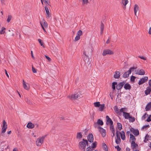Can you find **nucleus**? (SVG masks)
<instances>
[{"instance_id":"nucleus-3","label":"nucleus","mask_w":151,"mask_h":151,"mask_svg":"<svg viewBox=\"0 0 151 151\" xmlns=\"http://www.w3.org/2000/svg\"><path fill=\"white\" fill-rule=\"evenodd\" d=\"M114 54V52L111 50L107 49L104 50L102 55L103 56H105L107 54L112 55Z\"/></svg>"},{"instance_id":"nucleus-56","label":"nucleus","mask_w":151,"mask_h":151,"mask_svg":"<svg viewBox=\"0 0 151 151\" xmlns=\"http://www.w3.org/2000/svg\"><path fill=\"white\" fill-rule=\"evenodd\" d=\"M32 70L33 73H36L37 72L36 70L33 67H32Z\"/></svg>"},{"instance_id":"nucleus-36","label":"nucleus","mask_w":151,"mask_h":151,"mask_svg":"<svg viewBox=\"0 0 151 151\" xmlns=\"http://www.w3.org/2000/svg\"><path fill=\"white\" fill-rule=\"evenodd\" d=\"M105 106V104H100V106L99 109L100 111H102L104 109V107Z\"/></svg>"},{"instance_id":"nucleus-13","label":"nucleus","mask_w":151,"mask_h":151,"mask_svg":"<svg viewBox=\"0 0 151 151\" xmlns=\"http://www.w3.org/2000/svg\"><path fill=\"white\" fill-rule=\"evenodd\" d=\"M79 147L81 149H85V142H80L79 143Z\"/></svg>"},{"instance_id":"nucleus-30","label":"nucleus","mask_w":151,"mask_h":151,"mask_svg":"<svg viewBox=\"0 0 151 151\" xmlns=\"http://www.w3.org/2000/svg\"><path fill=\"white\" fill-rule=\"evenodd\" d=\"M135 121V118L132 116H130L129 119V122H133Z\"/></svg>"},{"instance_id":"nucleus-31","label":"nucleus","mask_w":151,"mask_h":151,"mask_svg":"<svg viewBox=\"0 0 151 151\" xmlns=\"http://www.w3.org/2000/svg\"><path fill=\"white\" fill-rule=\"evenodd\" d=\"M102 146L105 151H108V147L104 143L102 144Z\"/></svg>"},{"instance_id":"nucleus-23","label":"nucleus","mask_w":151,"mask_h":151,"mask_svg":"<svg viewBox=\"0 0 151 151\" xmlns=\"http://www.w3.org/2000/svg\"><path fill=\"white\" fill-rule=\"evenodd\" d=\"M151 108V101L148 103L145 108L146 111H149Z\"/></svg>"},{"instance_id":"nucleus-49","label":"nucleus","mask_w":151,"mask_h":151,"mask_svg":"<svg viewBox=\"0 0 151 151\" xmlns=\"http://www.w3.org/2000/svg\"><path fill=\"white\" fill-rule=\"evenodd\" d=\"M104 25L103 23L101 22L100 27V30H104Z\"/></svg>"},{"instance_id":"nucleus-55","label":"nucleus","mask_w":151,"mask_h":151,"mask_svg":"<svg viewBox=\"0 0 151 151\" xmlns=\"http://www.w3.org/2000/svg\"><path fill=\"white\" fill-rule=\"evenodd\" d=\"M115 148L117 149V150L118 151H119L121 150V148L118 145H117L115 147Z\"/></svg>"},{"instance_id":"nucleus-41","label":"nucleus","mask_w":151,"mask_h":151,"mask_svg":"<svg viewBox=\"0 0 151 151\" xmlns=\"http://www.w3.org/2000/svg\"><path fill=\"white\" fill-rule=\"evenodd\" d=\"M94 104L96 107H99L100 105V102H96L94 103Z\"/></svg>"},{"instance_id":"nucleus-35","label":"nucleus","mask_w":151,"mask_h":151,"mask_svg":"<svg viewBox=\"0 0 151 151\" xmlns=\"http://www.w3.org/2000/svg\"><path fill=\"white\" fill-rule=\"evenodd\" d=\"M117 125L119 129V130H121L122 128V126L121 123L119 122H118L117 123Z\"/></svg>"},{"instance_id":"nucleus-12","label":"nucleus","mask_w":151,"mask_h":151,"mask_svg":"<svg viewBox=\"0 0 151 151\" xmlns=\"http://www.w3.org/2000/svg\"><path fill=\"white\" fill-rule=\"evenodd\" d=\"M83 60L85 62L87 63V64H89L91 62L90 60V59L88 57V55H85L83 58Z\"/></svg>"},{"instance_id":"nucleus-14","label":"nucleus","mask_w":151,"mask_h":151,"mask_svg":"<svg viewBox=\"0 0 151 151\" xmlns=\"http://www.w3.org/2000/svg\"><path fill=\"white\" fill-rule=\"evenodd\" d=\"M138 146V145L134 141L132 142L131 144V147L133 150L136 149L137 147Z\"/></svg>"},{"instance_id":"nucleus-42","label":"nucleus","mask_w":151,"mask_h":151,"mask_svg":"<svg viewBox=\"0 0 151 151\" xmlns=\"http://www.w3.org/2000/svg\"><path fill=\"white\" fill-rule=\"evenodd\" d=\"M130 139L133 141H134L136 140V139L134 136L131 134H130Z\"/></svg>"},{"instance_id":"nucleus-45","label":"nucleus","mask_w":151,"mask_h":151,"mask_svg":"<svg viewBox=\"0 0 151 151\" xmlns=\"http://www.w3.org/2000/svg\"><path fill=\"white\" fill-rule=\"evenodd\" d=\"M12 18V16L11 15H8V18L7 20V22H10Z\"/></svg>"},{"instance_id":"nucleus-10","label":"nucleus","mask_w":151,"mask_h":151,"mask_svg":"<svg viewBox=\"0 0 151 151\" xmlns=\"http://www.w3.org/2000/svg\"><path fill=\"white\" fill-rule=\"evenodd\" d=\"M106 124L107 125H108L109 124H113V122L109 116H106Z\"/></svg>"},{"instance_id":"nucleus-5","label":"nucleus","mask_w":151,"mask_h":151,"mask_svg":"<svg viewBox=\"0 0 151 151\" xmlns=\"http://www.w3.org/2000/svg\"><path fill=\"white\" fill-rule=\"evenodd\" d=\"M7 125L6 122L4 120L3 122V126L2 128V133H4L5 132L7 128Z\"/></svg>"},{"instance_id":"nucleus-2","label":"nucleus","mask_w":151,"mask_h":151,"mask_svg":"<svg viewBox=\"0 0 151 151\" xmlns=\"http://www.w3.org/2000/svg\"><path fill=\"white\" fill-rule=\"evenodd\" d=\"M92 51V50L91 47H88L87 48L85 49L83 54L85 55H90L91 54Z\"/></svg>"},{"instance_id":"nucleus-24","label":"nucleus","mask_w":151,"mask_h":151,"mask_svg":"<svg viewBox=\"0 0 151 151\" xmlns=\"http://www.w3.org/2000/svg\"><path fill=\"white\" fill-rule=\"evenodd\" d=\"M139 7L137 4L134 5V11L135 14L136 16V13L138 10H139Z\"/></svg>"},{"instance_id":"nucleus-15","label":"nucleus","mask_w":151,"mask_h":151,"mask_svg":"<svg viewBox=\"0 0 151 151\" xmlns=\"http://www.w3.org/2000/svg\"><path fill=\"white\" fill-rule=\"evenodd\" d=\"M120 73L118 71H116L114 75V78H115L118 79L120 77Z\"/></svg>"},{"instance_id":"nucleus-48","label":"nucleus","mask_w":151,"mask_h":151,"mask_svg":"<svg viewBox=\"0 0 151 151\" xmlns=\"http://www.w3.org/2000/svg\"><path fill=\"white\" fill-rule=\"evenodd\" d=\"M82 34V32L81 30H79L77 33V35L80 37Z\"/></svg>"},{"instance_id":"nucleus-60","label":"nucleus","mask_w":151,"mask_h":151,"mask_svg":"<svg viewBox=\"0 0 151 151\" xmlns=\"http://www.w3.org/2000/svg\"><path fill=\"white\" fill-rule=\"evenodd\" d=\"M150 127L149 125V124H148V125H144V126H143V127H142V129H144L145 128H146V127H148V128H149Z\"/></svg>"},{"instance_id":"nucleus-22","label":"nucleus","mask_w":151,"mask_h":151,"mask_svg":"<svg viewBox=\"0 0 151 151\" xmlns=\"http://www.w3.org/2000/svg\"><path fill=\"white\" fill-rule=\"evenodd\" d=\"M45 9L46 11V14L47 15V17L49 18L51 16V15L50 14V13L49 11L48 8L47 6H46L45 7Z\"/></svg>"},{"instance_id":"nucleus-52","label":"nucleus","mask_w":151,"mask_h":151,"mask_svg":"<svg viewBox=\"0 0 151 151\" xmlns=\"http://www.w3.org/2000/svg\"><path fill=\"white\" fill-rule=\"evenodd\" d=\"M147 122H150L151 121V115H150L146 120Z\"/></svg>"},{"instance_id":"nucleus-51","label":"nucleus","mask_w":151,"mask_h":151,"mask_svg":"<svg viewBox=\"0 0 151 151\" xmlns=\"http://www.w3.org/2000/svg\"><path fill=\"white\" fill-rule=\"evenodd\" d=\"M121 136V139L123 140H124L125 139V134H122L120 135Z\"/></svg>"},{"instance_id":"nucleus-40","label":"nucleus","mask_w":151,"mask_h":151,"mask_svg":"<svg viewBox=\"0 0 151 151\" xmlns=\"http://www.w3.org/2000/svg\"><path fill=\"white\" fill-rule=\"evenodd\" d=\"M82 1V4L84 5L87 4L88 3V0H81Z\"/></svg>"},{"instance_id":"nucleus-64","label":"nucleus","mask_w":151,"mask_h":151,"mask_svg":"<svg viewBox=\"0 0 151 151\" xmlns=\"http://www.w3.org/2000/svg\"><path fill=\"white\" fill-rule=\"evenodd\" d=\"M149 84L150 87H151V79H150L149 82Z\"/></svg>"},{"instance_id":"nucleus-44","label":"nucleus","mask_w":151,"mask_h":151,"mask_svg":"<svg viewBox=\"0 0 151 151\" xmlns=\"http://www.w3.org/2000/svg\"><path fill=\"white\" fill-rule=\"evenodd\" d=\"M136 78V77L133 76H132L130 78V80L131 81L132 83H134V82L135 79Z\"/></svg>"},{"instance_id":"nucleus-7","label":"nucleus","mask_w":151,"mask_h":151,"mask_svg":"<svg viewBox=\"0 0 151 151\" xmlns=\"http://www.w3.org/2000/svg\"><path fill=\"white\" fill-rule=\"evenodd\" d=\"M130 131L136 136H137L139 134V132L138 129H134L132 128L130 129Z\"/></svg>"},{"instance_id":"nucleus-63","label":"nucleus","mask_w":151,"mask_h":151,"mask_svg":"<svg viewBox=\"0 0 151 151\" xmlns=\"http://www.w3.org/2000/svg\"><path fill=\"white\" fill-rule=\"evenodd\" d=\"M85 147H86V145L88 146V141H86V142H85Z\"/></svg>"},{"instance_id":"nucleus-61","label":"nucleus","mask_w":151,"mask_h":151,"mask_svg":"<svg viewBox=\"0 0 151 151\" xmlns=\"http://www.w3.org/2000/svg\"><path fill=\"white\" fill-rule=\"evenodd\" d=\"M45 58H46L49 61H50L51 60V58L49 57L48 56H47V55H45Z\"/></svg>"},{"instance_id":"nucleus-58","label":"nucleus","mask_w":151,"mask_h":151,"mask_svg":"<svg viewBox=\"0 0 151 151\" xmlns=\"http://www.w3.org/2000/svg\"><path fill=\"white\" fill-rule=\"evenodd\" d=\"M110 129L111 130H112L113 129H114V126H113V124H111L110 126Z\"/></svg>"},{"instance_id":"nucleus-16","label":"nucleus","mask_w":151,"mask_h":151,"mask_svg":"<svg viewBox=\"0 0 151 151\" xmlns=\"http://www.w3.org/2000/svg\"><path fill=\"white\" fill-rule=\"evenodd\" d=\"M80 96L79 95V94L78 93L72 94L71 96V99H76L78 97H80Z\"/></svg>"},{"instance_id":"nucleus-8","label":"nucleus","mask_w":151,"mask_h":151,"mask_svg":"<svg viewBox=\"0 0 151 151\" xmlns=\"http://www.w3.org/2000/svg\"><path fill=\"white\" fill-rule=\"evenodd\" d=\"M148 78L147 76H145L144 78L140 79V80L138 82V84L140 85L145 82L147 80Z\"/></svg>"},{"instance_id":"nucleus-1","label":"nucleus","mask_w":151,"mask_h":151,"mask_svg":"<svg viewBox=\"0 0 151 151\" xmlns=\"http://www.w3.org/2000/svg\"><path fill=\"white\" fill-rule=\"evenodd\" d=\"M47 136V135H45L43 136L37 138L36 142V145L38 146H41L43 142L44 139Z\"/></svg>"},{"instance_id":"nucleus-26","label":"nucleus","mask_w":151,"mask_h":151,"mask_svg":"<svg viewBox=\"0 0 151 151\" xmlns=\"http://www.w3.org/2000/svg\"><path fill=\"white\" fill-rule=\"evenodd\" d=\"M128 72V70L125 72L123 75V77L124 78H127L129 76V75L131 73H129Z\"/></svg>"},{"instance_id":"nucleus-6","label":"nucleus","mask_w":151,"mask_h":151,"mask_svg":"<svg viewBox=\"0 0 151 151\" xmlns=\"http://www.w3.org/2000/svg\"><path fill=\"white\" fill-rule=\"evenodd\" d=\"M135 72L136 74L141 75H143L145 73L144 70L142 69L139 70V69L136 70H135Z\"/></svg>"},{"instance_id":"nucleus-53","label":"nucleus","mask_w":151,"mask_h":151,"mask_svg":"<svg viewBox=\"0 0 151 151\" xmlns=\"http://www.w3.org/2000/svg\"><path fill=\"white\" fill-rule=\"evenodd\" d=\"M80 38V37H79V36H78L77 35L76 37H75V41H76L78 40Z\"/></svg>"},{"instance_id":"nucleus-37","label":"nucleus","mask_w":151,"mask_h":151,"mask_svg":"<svg viewBox=\"0 0 151 151\" xmlns=\"http://www.w3.org/2000/svg\"><path fill=\"white\" fill-rule=\"evenodd\" d=\"M38 41L40 44V45H41V46H42L43 47H45L42 41V40L41 39H38Z\"/></svg>"},{"instance_id":"nucleus-20","label":"nucleus","mask_w":151,"mask_h":151,"mask_svg":"<svg viewBox=\"0 0 151 151\" xmlns=\"http://www.w3.org/2000/svg\"><path fill=\"white\" fill-rule=\"evenodd\" d=\"M151 92V87H147L146 88V90L145 91V93L146 95L149 94Z\"/></svg>"},{"instance_id":"nucleus-59","label":"nucleus","mask_w":151,"mask_h":151,"mask_svg":"<svg viewBox=\"0 0 151 151\" xmlns=\"http://www.w3.org/2000/svg\"><path fill=\"white\" fill-rule=\"evenodd\" d=\"M146 114L145 113L144 115L142 117V120L145 119L146 118Z\"/></svg>"},{"instance_id":"nucleus-43","label":"nucleus","mask_w":151,"mask_h":151,"mask_svg":"<svg viewBox=\"0 0 151 151\" xmlns=\"http://www.w3.org/2000/svg\"><path fill=\"white\" fill-rule=\"evenodd\" d=\"M5 29V28L3 27L1 28V31H0V34H4V33L5 32V31H4V30Z\"/></svg>"},{"instance_id":"nucleus-39","label":"nucleus","mask_w":151,"mask_h":151,"mask_svg":"<svg viewBox=\"0 0 151 151\" xmlns=\"http://www.w3.org/2000/svg\"><path fill=\"white\" fill-rule=\"evenodd\" d=\"M121 142L120 138H115V142L117 144H119Z\"/></svg>"},{"instance_id":"nucleus-54","label":"nucleus","mask_w":151,"mask_h":151,"mask_svg":"<svg viewBox=\"0 0 151 151\" xmlns=\"http://www.w3.org/2000/svg\"><path fill=\"white\" fill-rule=\"evenodd\" d=\"M138 57L140 58L141 59L143 60H146L147 59V58L146 57H144L142 56H138Z\"/></svg>"},{"instance_id":"nucleus-19","label":"nucleus","mask_w":151,"mask_h":151,"mask_svg":"<svg viewBox=\"0 0 151 151\" xmlns=\"http://www.w3.org/2000/svg\"><path fill=\"white\" fill-rule=\"evenodd\" d=\"M35 125L31 122H29L27 125V127L29 129H32L35 127Z\"/></svg>"},{"instance_id":"nucleus-46","label":"nucleus","mask_w":151,"mask_h":151,"mask_svg":"<svg viewBox=\"0 0 151 151\" xmlns=\"http://www.w3.org/2000/svg\"><path fill=\"white\" fill-rule=\"evenodd\" d=\"M127 109L125 108H122L120 110V111H119V112H122V113H123L124 114V112H125L124 111H127V110H127Z\"/></svg>"},{"instance_id":"nucleus-28","label":"nucleus","mask_w":151,"mask_h":151,"mask_svg":"<svg viewBox=\"0 0 151 151\" xmlns=\"http://www.w3.org/2000/svg\"><path fill=\"white\" fill-rule=\"evenodd\" d=\"M25 101L28 104H32V102L30 101V99L29 97H27L25 98Z\"/></svg>"},{"instance_id":"nucleus-27","label":"nucleus","mask_w":151,"mask_h":151,"mask_svg":"<svg viewBox=\"0 0 151 151\" xmlns=\"http://www.w3.org/2000/svg\"><path fill=\"white\" fill-rule=\"evenodd\" d=\"M82 137V135L81 132H78L77 133L76 138L77 139H81Z\"/></svg>"},{"instance_id":"nucleus-62","label":"nucleus","mask_w":151,"mask_h":151,"mask_svg":"<svg viewBox=\"0 0 151 151\" xmlns=\"http://www.w3.org/2000/svg\"><path fill=\"white\" fill-rule=\"evenodd\" d=\"M48 0H43V1L44 2L47 3V5H49L50 6V5L48 4Z\"/></svg>"},{"instance_id":"nucleus-21","label":"nucleus","mask_w":151,"mask_h":151,"mask_svg":"<svg viewBox=\"0 0 151 151\" xmlns=\"http://www.w3.org/2000/svg\"><path fill=\"white\" fill-rule=\"evenodd\" d=\"M123 116H124L125 119H129V117L130 116V114L127 112H124V114H123Z\"/></svg>"},{"instance_id":"nucleus-11","label":"nucleus","mask_w":151,"mask_h":151,"mask_svg":"<svg viewBox=\"0 0 151 151\" xmlns=\"http://www.w3.org/2000/svg\"><path fill=\"white\" fill-rule=\"evenodd\" d=\"M125 83L124 81L119 83L116 87V89L118 90L120 89L124 85Z\"/></svg>"},{"instance_id":"nucleus-17","label":"nucleus","mask_w":151,"mask_h":151,"mask_svg":"<svg viewBox=\"0 0 151 151\" xmlns=\"http://www.w3.org/2000/svg\"><path fill=\"white\" fill-rule=\"evenodd\" d=\"M124 88L126 90H130L131 87L130 85L128 83H127L125 84L124 87Z\"/></svg>"},{"instance_id":"nucleus-50","label":"nucleus","mask_w":151,"mask_h":151,"mask_svg":"<svg viewBox=\"0 0 151 151\" xmlns=\"http://www.w3.org/2000/svg\"><path fill=\"white\" fill-rule=\"evenodd\" d=\"M42 25L44 26L45 28L47 27V24L46 21H44V23L42 24Z\"/></svg>"},{"instance_id":"nucleus-9","label":"nucleus","mask_w":151,"mask_h":151,"mask_svg":"<svg viewBox=\"0 0 151 151\" xmlns=\"http://www.w3.org/2000/svg\"><path fill=\"white\" fill-rule=\"evenodd\" d=\"M87 139L88 141L90 142H92L93 141V137L92 134H90L88 136Z\"/></svg>"},{"instance_id":"nucleus-4","label":"nucleus","mask_w":151,"mask_h":151,"mask_svg":"<svg viewBox=\"0 0 151 151\" xmlns=\"http://www.w3.org/2000/svg\"><path fill=\"white\" fill-rule=\"evenodd\" d=\"M98 128L99 129V131L101 133L102 137H104L106 134V130L102 128L100 126H99Z\"/></svg>"},{"instance_id":"nucleus-25","label":"nucleus","mask_w":151,"mask_h":151,"mask_svg":"<svg viewBox=\"0 0 151 151\" xmlns=\"http://www.w3.org/2000/svg\"><path fill=\"white\" fill-rule=\"evenodd\" d=\"M114 110L116 114H120V112L119 111V109L117 106H115L114 108Z\"/></svg>"},{"instance_id":"nucleus-29","label":"nucleus","mask_w":151,"mask_h":151,"mask_svg":"<svg viewBox=\"0 0 151 151\" xmlns=\"http://www.w3.org/2000/svg\"><path fill=\"white\" fill-rule=\"evenodd\" d=\"M23 86L24 88L27 90L29 89V88L28 87V86H27V85L26 84V83L25 82H24V80H23Z\"/></svg>"},{"instance_id":"nucleus-34","label":"nucleus","mask_w":151,"mask_h":151,"mask_svg":"<svg viewBox=\"0 0 151 151\" xmlns=\"http://www.w3.org/2000/svg\"><path fill=\"white\" fill-rule=\"evenodd\" d=\"M119 133H121V132L118 131L117 130H116V138H120V135Z\"/></svg>"},{"instance_id":"nucleus-57","label":"nucleus","mask_w":151,"mask_h":151,"mask_svg":"<svg viewBox=\"0 0 151 151\" xmlns=\"http://www.w3.org/2000/svg\"><path fill=\"white\" fill-rule=\"evenodd\" d=\"M92 148L91 147H88L87 148V151H92V149H91Z\"/></svg>"},{"instance_id":"nucleus-18","label":"nucleus","mask_w":151,"mask_h":151,"mask_svg":"<svg viewBox=\"0 0 151 151\" xmlns=\"http://www.w3.org/2000/svg\"><path fill=\"white\" fill-rule=\"evenodd\" d=\"M97 124L99 125H102L104 124L102 120L100 119H98L97 122L96 123H95L94 124V126L95 127H96V125Z\"/></svg>"},{"instance_id":"nucleus-38","label":"nucleus","mask_w":151,"mask_h":151,"mask_svg":"<svg viewBox=\"0 0 151 151\" xmlns=\"http://www.w3.org/2000/svg\"><path fill=\"white\" fill-rule=\"evenodd\" d=\"M97 143V142L95 141L92 143V146L91 147L93 148H96V147Z\"/></svg>"},{"instance_id":"nucleus-33","label":"nucleus","mask_w":151,"mask_h":151,"mask_svg":"<svg viewBox=\"0 0 151 151\" xmlns=\"http://www.w3.org/2000/svg\"><path fill=\"white\" fill-rule=\"evenodd\" d=\"M128 0H122V4L125 6V8H126V5L128 3Z\"/></svg>"},{"instance_id":"nucleus-47","label":"nucleus","mask_w":151,"mask_h":151,"mask_svg":"<svg viewBox=\"0 0 151 151\" xmlns=\"http://www.w3.org/2000/svg\"><path fill=\"white\" fill-rule=\"evenodd\" d=\"M134 69H135V68H134L133 67H132L130 68V69H129V70H128V72H129V73H131L132 71H133Z\"/></svg>"},{"instance_id":"nucleus-32","label":"nucleus","mask_w":151,"mask_h":151,"mask_svg":"<svg viewBox=\"0 0 151 151\" xmlns=\"http://www.w3.org/2000/svg\"><path fill=\"white\" fill-rule=\"evenodd\" d=\"M117 82H114L112 83V88L114 90H115L116 89L115 85H117Z\"/></svg>"}]
</instances>
